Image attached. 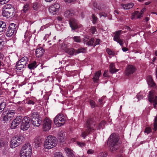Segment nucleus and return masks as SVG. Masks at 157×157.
I'll list each match as a JSON object with an SVG mask.
<instances>
[{
  "label": "nucleus",
  "mask_w": 157,
  "mask_h": 157,
  "mask_svg": "<svg viewBox=\"0 0 157 157\" xmlns=\"http://www.w3.org/2000/svg\"><path fill=\"white\" fill-rule=\"evenodd\" d=\"M8 147V142L7 141L1 140H0V148L2 152L5 154Z\"/></svg>",
  "instance_id": "4468645a"
},
{
  "label": "nucleus",
  "mask_w": 157,
  "mask_h": 157,
  "mask_svg": "<svg viewBox=\"0 0 157 157\" xmlns=\"http://www.w3.org/2000/svg\"><path fill=\"white\" fill-rule=\"evenodd\" d=\"M4 56L3 54L0 52V60H2L4 59Z\"/></svg>",
  "instance_id": "338daca9"
},
{
  "label": "nucleus",
  "mask_w": 157,
  "mask_h": 157,
  "mask_svg": "<svg viewBox=\"0 0 157 157\" xmlns=\"http://www.w3.org/2000/svg\"><path fill=\"white\" fill-rule=\"evenodd\" d=\"M153 129L155 131L157 129V116L155 117L154 119V128Z\"/></svg>",
  "instance_id": "37998d69"
},
{
  "label": "nucleus",
  "mask_w": 157,
  "mask_h": 157,
  "mask_svg": "<svg viewBox=\"0 0 157 157\" xmlns=\"http://www.w3.org/2000/svg\"><path fill=\"white\" fill-rule=\"evenodd\" d=\"M136 71L135 67L132 65H129L127 67L125 73L126 75H129L133 73Z\"/></svg>",
  "instance_id": "a211bd4d"
},
{
  "label": "nucleus",
  "mask_w": 157,
  "mask_h": 157,
  "mask_svg": "<svg viewBox=\"0 0 157 157\" xmlns=\"http://www.w3.org/2000/svg\"><path fill=\"white\" fill-rule=\"evenodd\" d=\"M151 129L150 128L147 127L145 128L144 132L145 133H147V134H148L151 132Z\"/></svg>",
  "instance_id": "6e6d98bb"
},
{
  "label": "nucleus",
  "mask_w": 157,
  "mask_h": 157,
  "mask_svg": "<svg viewBox=\"0 0 157 157\" xmlns=\"http://www.w3.org/2000/svg\"><path fill=\"white\" fill-rule=\"evenodd\" d=\"M77 144L78 146L81 147H84L86 145V144L84 142H77Z\"/></svg>",
  "instance_id": "5fc2aeb1"
},
{
  "label": "nucleus",
  "mask_w": 157,
  "mask_h": 157,
  "mask_svg": "<svg viewBox=\"0 0 157 157\" xmlns=\"http://www.w3.org/2000/svg\"><path fill=\"white\" fill-rule=\"evenodd\" d=\"M89 37L88 36H85L83 40V43L86 44V43L89 40Z\"/></svg>",
  "instance_id": "864d4df0"
},
{
  "label": "nucleus",
  "mask_w": 157,
  "mask_h": 157,
  "mask_svg": "<svg viewBox=\"0 0 157 157\" xmlns=\"http://www.w3.org/2000/svg\"><path fill=\"white\" fill-rule=\"evenodd\" d=\"M93 122V121L92 118H90L87 120L86 123V127L87 128L86 131H82L81 135V136L83 138H85L86 136L94 130V129L93 128L92 124Z\"/></svg>",
  "instance_id": "39448f33"
},
{
  "label": "nucleus",
  "mask_w": 157,
  "mask_h": 157,
  "mask_svg": "<svg viewBox=\"0 0 157 157\" xmlns=\"http://www.w3.org/2000/svg\"><path fill=\"white\" fill-rule=\"evenodd\" d=\"M94 9H101V7L99 5L97 2H94L93 4Z\"/></svg>",
  "instance_id": "79ce46f5"
},
{
  "label": "nucleus",
  "mask_w": 157,
  "mask_h": 157,
  "mask_svg": "<svg viewBox=\"0 0 157 157\" xmlns=\"http://www.w3.org/2000/svg\"><path fill=\"white\" fill-rule=\"evenodd\" d=\"M106 124V123L105 121H102L99 124L98 129H100L103 128Z\"/></svg>",
  "instance_id": "c9c22d12"
},
{
  "label": "nucleus",
  "mask_w": 157,
  "mask_h": 157,
  "mask_svg": "<svg viewBox=\"0 0 157 157\" xmlns=\"http://www.w3.org/2000/svg\"><path fill=\"white\" fill-rule=\"evenodd\" d=\"M22 121V117L21 116H18L13 120L12 123L10 128L12 129H14Z\"/></svg>",
  "instance_id": "ddd939ff"
},
{
  "label": "nucleus",
  "mask_w": 157,
  "mask_h": 157,
  "mask_svg": "<svg viewBox=\"0 0 157 157\" xmlns=\"http://www.w3.org/2000/svg\"><path fill=\"white\" fill-rule=\"evenodd\" d=\"M23 10H28L29 9V6L28 4H27L25 5L23 7Z\"/></svg>",
  "instance_id": "13d9d810"
},
{
  "label": "nucleus",
  "mask_w": 157,
  "mask_h": 157,
  "mask_svg": "<svg viewBox=\"0 0 157 157\" xmlns=\"http://www.w3.org/2000/svg\"><path fill=\"white\" fill-rule=\"evenodd\" d=\"M59 8V5L58 4H56L50 7L49 10H58Z\"/></svg>",
  "instance_id": "2f4dec72"
},
{
  "label": "nucleus",
  "mask_w": 157,
  "mask_h": 157,
  "mask_svg": "<svg viewBox=\"0 0 157 157\" xmlns=\"http://www.w3.org/2000/svg\"><path fill=\"white\" fill-rule=\"evenodd\" d=\"M31 121L32 124L34 126L39 127L41 124L42 121L40 119L37 112H35L32 113Z\"/></svg>",
  "instance_id": "423d86ee"
},
{
  "label": "nucleus",
  "mask_w": 157,
  "mask_h": 157,
  "mask_svg": "<svg viewBox=\"0 0 157 157\" xmlns=\"http://www.w3.org/2000/svg\"><path fill=\"white\" fill-rule=\"evenodd\" d=\"M16 25L14 23L10 24L8 29L6 32V35L7 36L11 37L14 35L16 32Z\"/></svg>",
  "instance_id": "1a4fd4ad"
},
{
  "label": "nucleus",
  "mask_w": 157,
  "mask_h": 157,
  "mask_svg": "<svg viewBox=\"0 0 157 157\" xmlns=\"http://www.w3.org/2000/svg\"><path fill=\"white\" fill-rule=\"evenodd\" d=\"M52 121L48 118L46 117L43 122V129L44 131H48L51 128Z\"/></svg>",
  "instance_id": "9d476101"
},
{
  "label": "nucleus",
  "mask_w": 157,
  "mask_h": 157,
  "mask_svg": "<svg viewBox=\"0 0 157 157\" xmlns=\"http://www.w3.org/2000/svg\"><path fill=\"white\" fill-rule=\"evenodd\" d=\"M5 41L2 39H0V50H1L4 46Z\"/></svg>",
  "instance_id": "a18cd8bd"
},
{
  "label": "nucleus",
  "mask_w": 157,
  "mask_h": 157,
  "mask_svg": "<svg viewBox=\"0 0 157 157\" xmlns=\"http://www.w3.org/2000/svg\"><path fill=\"white\" fill-rule=\"evenodd\" d=\"M14 9V7L11 4L5 5L3 8L4 10L5 9Z\"/></svg>",
  "instance_id": "4c0bfd02"
},
{
  "label": "nucleus",
  "mask_w": 157,
  "mask_h": 157,
  "mask_svg": "<svg viewBox=\"0 0 157 157\" xmlns=\"http://www.w3.org/2000/svg\"><path fill=\"white\" fill-rule=\"evenodd\" d=\"M21 125V129L23 131L27 130L30 126V118L27 117H24L22 119Z\"/></svg>",
  "instance_id": "6e6552de"
},
{
  "label": "nucleus",
  "mask_w": 157,
  "mask_h": 157,
  "mask_svg": "<svg viewBox=\"0 0 157 157\" xmlns=\"http://www.w3.org/2000/svg\"><path fill=\"white\" fill-rule=\"evenodd\" d=\"M121 5L122 8L125 10H128L133 6L134 4L132 3H130L126 4H122Z\"/></svg>",
  "instance_id": "b1692460"
},
{
  "label": "nucleus",
  "mask_w": 157,
  "mask_h": 157,
  "mask_svg": "<svg viewBox=\"0 0 157 157\" xmlns=\"http://www.w3.org/2000/svg\"><path fill=\"white\" fill-rule=\"evenodd\" d=\"M54 157H64V156L62 153L57 152L56 153Z\"/></svg>",
  "instance_id": "de8ad7c7"
},
{
  "label": "nucleus",
  "mask_w": 157,
  "mask_h": 157,
  "mask_svg": "<svg viewBox=\"0 0 157 157\" xmlns=\"http://www.w3.org/2000/svg\"><path fill=\"white\" fill-rule=\"evenodd\" d=\"M25 66L20 64V63H17L16 66V68L17 70H21L24 68Z\"/></svg>",
  "instance_id": "f704fd0d"
},
{
  "label": "nucleus",
  "mask_w": 157,
  "mask_h": 157,
  "mask_svg": "<svg viewBox=\"0 0 157 157\" xmlns=\"http://www.w3.org/2000/svg\"><path fill=\"white\" fill-rule=\"evenodd\" d=\"M92 18L93 19V23L94 24H95L98 20V18L94 14L92 15Z\"/></svg>",
  "instance_id": "09e8293b"
},
{
  "label": "nucleus",
  "mask_w": 157,
  "mask_h": 157,
  "mask_svg": "<svg viewBox=\"0 0 157 157\" xmlns=\"http://www.w3.org/2000/svg\"><path fill=\"white\" fill-rule=\"evenodd\" d=\"M70 25L71 27L73 29H75L81 28L82 26L81 25H78L76 22V20L73 18L71 19L70 21Z\"/></svg>",
  "instance_id": "dca6fc26"
},
{
  "label": "nucleus",
  "mask_w": 157,
  "mask_h": 157,
  "mask_svg": "<svg viewBox=\"0 0 157 157\" xmlns=\"http://www.w3.org/2000/svg\"><path fill=\"white\" fill-rule=\"evenodd\" d=\"M34 146L37 148L39 147L41 144L42 141L40 137H36L35 138L34 141Z\"/></svg>",
  "instance_id": "5701e85b"
},
{
  "label": "nucleus",
  "mask_w": 157,
  "mask_h": 157,
  "mask_svg": "<svg viewBox=\"0 0 157 157\" xmlns=\"http://www.w3.org/2000/svg\"><path fill=\"white\" fill-rule=\"evenodd\" d=\"M66 52L70 55H74L76 54V51H75V49L73 48H68L66 50Z\"/></svg>",
  "instance_id": "c756f323"
},
{
  "label": "nucleus",
  "mask_w": 157,
  "mask_h": 157,
  "mask_svg": "<svg viewBox=\"0 0 157 157\" xmlns=\"http://www.w3.org/2000/svg\"><path fill=\"white\" fill-rule=\"evenodd\" d=\"M106 50L107 53L109 55H114L115 54L114 52L112 51L109 48H107Z\"/></svg>",
  "instance_id": "603ef678"
},
{
  "label": "nucleus",
  "mask_w": 157,
  "mask_h": 157,
  "mask_svg": "<svg viewBox=\"0 0 157 157\" xmlns=\"http://www.w3.org/2000/svg\"><path fill=\"white\" fill-rule=\"evenodd\" d=\"M2 15L3 16L6 17L7 18H11L15 15V13L13 10H10V11L3 10L2 12Z\"/></svg>",
  "instance_id": "f3484780"
},
{
  "label": "nucleus",
  "mask_w": 157,
  "mask_h": 157,
  "mask_svg": "<svg viewBox=\"0 0 157 157\" xmlns=\"http://www.w3.org/2000/svg\"><path fill=\"white\" fill-rule=\"evenodd\" d=\"M107 154L105 152H101L98 155V157H106Z\"/></svg>",
  "instance_id": "49530a36"
},
{
  "label": "nucleus",
  "mask_w": 157,
  "mask_h": 157,
  "mask_svg": "<svg viewBox=\"0 0 157 157\" xmlns=\"http://www.w3.org/2000/svg\"><path fill=\"white\" fill-rule=\"evenodd\" d=\"M28 61V58L26 57H23L22 58L18 63H20V64L25 66L27 63Z\"/></svg>",
  "instance_id": "c85d7f7f"
},
{
  "label": "nucleus",
  "mask_w": 157,
  "mask_h": 157,
  "mask_svg": "<svg viewBox=\"0 0 157 157\" xmlns=\"http://www.w3.org/2000/svg\"><path fill=\"white\" fill-rule=\"evenodd\" d=\"M90 105L92 108H94L95 106V103L93 100H91L90 101Z\"/></svg>",
  "instance_id": "bf43d9fd"
},
{
  "label": "nucleus",
  "mask_w": 157,
  "mask_h": 157,
  "mask_svg": "<svg viewBox=\"0 0 157 157\" xmlns=\"http://www.w3.org/2000/svg\"><path fill=\"white\" fill-rule=\"evenodd\" d=\"M96 28L95 27L93 26L90 29V33L92 34H94L96 32Z\"/></svg>",
  "instance_id": "c03bdc74"
},
{
  "label": "nucleus",
  "mask_w": 157,
  "mask_h": 157,
  "mask_svg": "<svg viewBox=\"0 0 157 157\" xmlns=\"http://www.w3.org/2000/svg\"><path fill=\"white\" fill-rule=\"evenodd\" d=\"M64 151L68 157H75L74 151L70 148L66 147L64 148Z\"/></svg>",
  "instance_id": "aec40b11"
},
{
  "label": "nucleus",
  "mask_w": 157,
  "mask_h": 157,
  "mask_svg": "<svg viewBox=\"0 0 157 157\" xmlns=\"http://www.w3.org/2000/svg\"><path fill=\"white\" fill-rule=\"evenodd\" d=\"M6 103L4 102H2L0 104V108L3 110H4L6 106Z\"/></svg>",
  "instance_id": "8fccbe9b"
},
{
  "label": "nucleus",
  "mask_w": 157,
  "mask_h": 157,
  "mask_svg": "<svg viewBox=\"0 0 157 157\" xmlns=\"http://www.w3.org/2000/svg\"><path fill=\"white\" fill-rule=\"evenodd\" d=\"M65 137V133L63 132H60L58 134V138L60 141L61 142L64 141Z\"/></svg>",
  "instance_id": "cd10ccee"
},
{
  "label": "nucleus",
  "mask_w": 157,
  "mask_h": 157,
  "mask_svg": "<svg viewBox=\"0 0 157 157\" xmlns=\"http://www.w3.org/2000/svg\"><path fill=\"white\" fill-rule=\"evenodd\" d=\"M40 6L37 2H35L33 4V8L34 10H36L40 9Z\"/></svg>",
  "instance_id": "58836bf2"
},
{
  "label": "nucleus",
  "mask_w": 157,
  "mask_h": 157,
  "mask_svg": "<svg viewBox=\"0 0 157 157\" xmlns=\"http://www.w3.org/2000/svg\"><path fill=\"white\" fill-rule=\"evenodd\" d=\"M15 113V110L12 109L7 110L5 111V113L7 115L11 120L14 117Z\"/></svg>",
  "instance_id": "6ab92c4d"
},
{
  "label": "nucleus",
  "mask_w": 157,
  "mask_h": 157,
  "mask_svg": "<svg viewBox=\"0 0 157 157\" xmlns=\"http://www.w3.org/2000/svg\"><path fill=\"white\" fill-rule=\"evenodd\" d=\"M86 51V48H81L76 50V54H78L80 53H84Z\"/></svg>",
  "instance_id": "e433bc0d"
},
{
  "label": "nucleus",
  "mask_w": 157,
  "mask_h": 157,
  "mask_svg": "<svg viewBox=\"0 0 157 157\" xmlns=\"http://www.w3.org/2000/svg\"><path fill=\"white\" fill-rule=\"evenodd\" d=\"M147 84L149 86L151 87H154L155 86V84L151 76H148L147 77Z\"/></svg>",
  "instance_id": "4be33fe9"
},
{
  "label": "nucleus",
  "mask_w": 157,
  "mask_h": 157,
  "mask_svg": "<svg viewBox=\"0 0 157 157\" xmlns=\"http://www.w3.org/2000/svg\"><path fill=\"white\" fill-rule=\"evenodd\" d=\"M149 101L151 103H153V105L155 108L157 105V96L154 95L153 92L151 91L149 92V94L148 96Z\"/></svg>",
  "instance_id": "f8f14e48"
},
{
  "label": "nucleus",
  "mask_w": 157,
  "mask_h": 157,
  "mask_svg": "<svg viewBox=\"0 0 157 157\" xmlns=\"http://www.w3.org/2000/svg\"><path fill=\"white\" fill-rule=\"evenodd\" d=\"M100 40L99 39H96V41L94 42V46H95L96 45L99 44Z\"/></svg>",
  "instance_id": "0e129e2a"
},
{
  "label": "nucleus",
  "mask_w": 157,
  "mask_h": 157,
  "mask_svg": "<svg viewBox=\"0 0 157 157\" xmlns=\"http://www.w3.org/2000/svg\"><path fill=\"white\" fill-rule=\"evenodd\" d=\"M6 30V24L5 22L0 21V33L3 32Z\"/></svg>",
  "instance_id": "a878e982"
},
{
  "label": "nucleus",
  "mask_w": 157,
  "mask_h": 157,
  "mask_svg": "<svg viewBox=\"0 0 157 157\" xmlns=\"http://www.w3.org/2000/svg\"><path fill=\"white\" fill-rule=\"evenodd\" d=\"M74 41L75 42L79 43L81 42L80 37L79 36H75L72 37Z\"/></svg>",
  "instance_id": "a19ab883"
},
{
  "label": "nucleus",
  "mask_w": 157,
  "mask_h": 157,
  "mask_svg": "<svg viewBox=\"0 0 157 157\" xmlns=\"http://www.w3.org/2000/svg\"><path fill=\"white\" fill-rule=\"evenodd\" d=\"M101 73V71H99L96 72L95 73L93 79L94 82H97L98 79L99 78Z\"/></svg>",
  "instance_id": "bb28decb"
},
{
  "label": "nucleus",
  "mask_w": 157,
  "mask_h": 157,
  "mask_svg": "<svg viewBox=\"0 0 157 157\" xmlns=\"http://www.w3.org/2000/svg\"><path fill=\"white\" fill-rule=\"evenodd\" d=\"M62 48L63 50H64L66 52V50L68 49L67 48V45L66 44H63L62 45Z\"/></svg>",
  "instance_id": "3c124183"
},
{
  "label": "nucleus",
  "mask_w": 157,
  "mask_h": 157,
  "mask_svg": "<svg viewBox=\"0 0 157 157\" xmlns=\"http://www.w3.org/2000/svg\"><path fill=\"white\" fill-rule=\"evenodd\" d=\"M49 12L51 15H54L56 13L57 10H49Z\"/></svg>",
  "instance_id": "680f3d73"
},
{
  "label": "nucleus",
  "mask_w": 157,
  "mask_h": 157,
  "mask_svg": "<svg viewBox=\"0 0 157 157\" xmlns=\"http://www.w3.org/2000/svg\"><path fill=\"white\" fill-rule=\"evenodd\" d=\"M34 103H35L34 100L33 101H32L31 100H29V101H28V104L34 105Z\"/></svg>",
  "instance_id": "69168bd1"
},
{
  "label": "nucleus",
  "mask_w": 157,
  "mask_h": 157,
  "mask_svg": "<svg viewBox=\"0 0 157 157\" xmlns=\"http://www.w3.org/2000/svg\"><path fill=\"white\" fill-rule=\"evenodd\" d=\"M73 10H66L64 12V15L67 17H69L74 15V13L72 12Z\"/></svg>",
  "instance_id": "7c9ffc66"
},
{
  "label": "nucleus",
  "mask_w": 157,
  "mask_h": 157,
  "mask_svg": "<svg viewBox=\"0 0 157 157\" xmlns=\"http://www.w3.org/2000/svg\"><path fill=\"white\" fill-rule=\"evenodd\" d=\"M44 52V50L40 47L37 49L36 51V56L38 58L41 57Z\"/></svg>",
  "instance_id": "412c9836"
},
{
  "label": "nucleus",
  "mask_w": 157,
  "mask_h": 157,
  "mask_svg": "<svg viewBox=\"0 0 157 157\" xmlns=\"http://www.w3.org/2000/svg\"><path fill=\"white\" fill-rule=\"evenodd\" d=\"M25 140L24 136H15L13 137L10 141V146L11 148H14L19 146Z\"/></svg>",
  "instance_id": "20e7f679"
},
{
  "label": "nucleus",
  "mask_w": 157,
  "mask_h": 157,
  "mask_svg": "<svg viewBox=\"0 0 157 157\" xmlns=\"http://www.w3.org/2000/svg\"><path fill=\"white\" fill-rule=\"evenodd\" d=\"M37 65H36V62H34L33 63L29 64L28 66V67L30 69H33L35 68Z\"/></svg>",
  "instance_id": "473e14b6"
},
{
  "label": "nucleus",
  "mask_w": 157,
  "mask_h": 157,
  "mask_svg": "<svg viewBox=\"0 0 157 157\" xmlns=\"http://www.w3.org/2000/svg\"><path fill=\"white\" fill-rule=\"evenodd\" d=\"M76 0H65V2L68 3H73L76 1Z\"/></svg>",
  "instance_id": "e2e57ef3"
},
{
  "label": "nucleus",
  "mask_w": 157,
  "mask_h": 157,
  "mask_svg": "<svg viewBox=\"0 0 157 157\" xmlns=\"http://www.w3.org/2000/svg\"><path fill=\"white\" fill-rule=\"evenodd\" d=\"M94 150L92 149L88 150L87 153L88 154H92L94 153Z\"/></svg>",
  "instance_id": "4d7b16f0"
},
{
  "label": "nucleus",
  "mask_w": 157,
  "mask_h": 157,
  "mask_svg": "<svg viewBox=\"0 0 157 157\" xmlns=\"http://www.w3.org/2000/svg\"><path fill=\"white\" fill-rule=\"evenodd\" d=\"M57 142V140L55 136H49L47 137L44 142V148L47 149L52 148L56 145Z\"/></svg>",
  "instance_id": "f03ea898"
},
{
  "label": "nucleus",
  "mask_w": 157,
  "mask_h": 157,
  "mask_svg": "<svg viewBox=\"0 0 157 157\" xmlns=\"http://www.w3.org/2000/svg\"><path fill=\"white\" fill-rule=\"evenodd\" d=\"M62 114H59L54 118L55 124L57 126L60 127L65 123V119Z\"/></svg>",
  "instance_id": "0eeeda50"
},
{
  "label": "nucleus",
  "mask_w": 157,
  "mask_h": 157,
  "mask_svg": "<svg viewBox=\"0 0 157 157\" xmlns=\"http://www.w3.org/2000/svg\"><path fill=\"white\" fill-rule=\"evenodd\" d=\"M144 13V10H135L133 13H132L131 18L133 20L140 18L142 17V14Z\"/></svg>",
  "instance_id": "2eb2a0df"
},
{
  "label": "nucleus",
  "mask_w": 157,
  "mask_h": 157,
  "mask_svg": "<svg viewBox=\"0 0 157 157\" xmlns=\"http://www.w3.org/2000/svg\"><path fill=\"white\" fill-rule=\"evenodd\" d=\"M32 147L29 143L25 144L22 147L20 153L21 157H31Z\"/></svg>",
  "instance_id": "7ed1b4c3"
},
{
  "label": "nucleus",
  "mask_w": 157,
  "mask_h": 157,
  "mask_svg": "<svg viewBox=\"0 0 157 157\" xmlns=\"http://www.w3.org/2000/svg\"><path fill=\"white\" fill-rule=\"evenodd\" d=\"M94 42V39L93 38H91L86 42V45L88 46H92Z\"/></svg>",
  "instance_id": "ea45409f"
},
{
  "label": "nucleus",
  "mask_w": 157,
  "mask_h": 157,
  "mask_svg": "<svg viewBox=\"0 0 157 157\" xmlns=\"http://www.w3.org/2000/svg\"><path fill=\"white\" fill-rule=\"evenodd\" d=\"M9 0H0V4H4L8 2Z\"/></svg>",
  "instance_id": "052dcab7"
},
{
  "label": "nucleus",
  "mask_w": 157,
  "mask_h": 157,
  "mask_svg": "<svg viewBox=\"0 0 157 157\" xmlns=\"http://www.w3.org/2000/svg\"><path fill=\"white\" fill-rule=\"evenodd\" d=\"M119 138L118 135L113 133L109 138L107 145L109 147L110 150L112 151L117 150L119 147L118 141Z\"/></svg>",
  "instance_id": "f257e3e1"
},
{
  "label": "nucleus",
  "mask_w": 157,
  "mask_h": 157,
  "mask_svg": "<svg viewBox=\"0 0 157 157\" xmlns=\"http://www.w3.org/2000/svg\"><path fill=\"white\" fill-rule=\"evenodd\" d=\"M109 68V71L111 73H115L117 72L118 71V69H116L115 65L112 63L110 64Z\"/></svg>",
  "instance_id": "393cba45"
},
{
  "label": "nucleus",
  "mask_w": 157,
  "mask_h": 157,
  "mask_svg": "<svg viewBox=\"0 0 157 157\" xmlns=\"http://www.w3.org/2000/svg\"><path fill=\"white\" fill-rule=\"evenodd\" d=\"M137 98L139 100H140L143 99V96L141 94H139L137 96Z\"/></svg>",
  "instance_id": "774afa93"
},
{
  "label": "nucleus",
  "mask_w": 157,
  "mask_h": 157,
  "mask_svg": "<svg viewBox=\"0 0 157 157\" xmlns=\"http://www.w3.org/2000/svg\"><path fill=\"white\" fill-rule=\"evenodd\" d=\"M7 115V114L5 113V112L3 113L2 117H3V121H6L11 120V119H10L8 116Z\"/></svg>",
  "instance_id": "72a5a7b5"
},
{
  "label": "nucleus",
  "mask_w": 157,
  "mask_h": 157,
  "mask_svg": "<svg viewBox=\"0 0 157 157\" xmlns=\"http://www.w3.org/2000/svg\"><path fill=\"white\" fill-rule=\"evenodd\" d=\"M122 32H123V31L121 30H119L115 32L114 33L115 35L113 38L114 41L117 42L121 46H123V43L122 40L120 39V35L122 33Z\"/></svg>",
  "instance_id": "9b49d317"
}]
</instances>
